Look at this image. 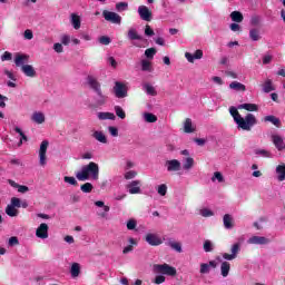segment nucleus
I'll return each instance as SVG.
<instances>
[{"label": "nucleus", "mask_w": 285, "mask_h": 285, "mask_svg": "<svg viewBox=\"0 0 285 285\" xmlns=\"http://www.w3.org/2000/svg\"><path fill=\"white\" fill-rule=\"evenodd\" d=\"M169 246L173 250H176V253H183L181 243H179V242H169Z\"/></svg>", "instance_id": "obj_48"}, {"label": "nucleus", "mask_w": 285, "mask_h": 285, "mask_svg": "<svg viewBox=\"0 0 285 285\" xmlns=\"http://www.w3.org/2000/svg\"><path fill=\"white\" fill-rule=\"evenodd\" d=\"M183 130H184V132H186L187 135H190V134L195 132V130H197V127L193 124V119L187 118V119L183 122Z\"/></svg>", "instance_id": "obj_22"}, {"label": "nucleus", "mask_w": 285, "mask_h": 285, "mask_svg": "<svg viewBox=\"0 0 285 285\" xmlns=\"http://www.w3.org/2000/svg\"><path fill=\"white\" fill-rule=\"evenodd\" d=\"M21 70L26 77H37V71L35 70V67L31 65H24L21 67Z\"/></svg>", "instance_id": "obj_29"}, {"label": "nucleus", "mask_w": 285, "mask_h": 285, "mask_svg": "<svg viewBox=\"0 0 285 285\" xmlns=\"http://www.w3.org/2000/svg\"><path fill=\"white\" fill-rule=\"evenodd\" d=\"M95 187L90 183H85L83 185L80 186V190L82 193H92V189Z\"/></svg>", "instance_id": "obj_51"}, {"label": "nucleus", "mask_w": 285, "mask_h": 285, "mask_svg": "<svg viewBox=\"0 0 285 285\" xmlns=\"http://www.w3.org/2000/svg\"><path fill=\"white\" fill-rule=\"evenodd\" d=\"M94 204L98 208L96 212L97 217H100V219H107L108 213H110V206L106 205L104 200H96Z\"/></svg>", "instance_id": "obj_6"}, {"label": "nucleus", "mask_w": 285, "mask_h": 285, "mask_svg": "<svg viewBox=\"0 0 285 285\" xmlns=\"http://www.w3.org/2000/svg\"><path fill=\"white\" fill-rule=\"evenodd\" d=\"M185 59L188 61V63H195V61L204 59V51L198 49L194 53L185 52Z\"/></svg>", "instance_id": "obj_16"}, {"label": "nucleus", "mask_w": 285, "mask_h": 285, "mask_svg": "<svg viewBox=\"0 0 285 285\" xmlns=\"http://www.w3.org/2000/svg\"><path fill=\"white\" fill-rule=\"evenodd\" d=\"M48 230H50V227L48 226V224L46 223L40 224L36 229V237H38V239H48L49 237Z\"/></svg>", "instance_id": "obj_14"}, {"label": "nucleus", "mask_w": 285, "mask_h": 285, "mask_svg": "<svg viewBox=\"0 0 285 285\" xmlns=\"http://www.w3.org/2000/svg\"><path fill=\"white\" fill-rule=\"evenodd\" d=\"M212 181L218 183V184H224V181H226V179L224 178V175L222 174V171H215L212 176Z\"/></svg>", "instance_id": "obj_38"}, {"label": "nucleus", "mask_w": 285, "mask_h": 285, "mask_svg": "<svg viewBox=\"0 0 285 285\" xmlns=\"http://www.w3.org/2000/svg\"><path fill=\"white\" fill-rule=\"evenodd\" d=\"M145 242L149 244V246H161L164 244V240H161V237H159L157 234H147L145 237Z\"/></svg>", "instance_id": "obj_18"}, {"label": "nucleus", "mask_w": 285, "mask_h": 285, "mask_svg": "<svg viewBox=\"0 0 285 285\" xmlns=\"http://www.w3.org/2000/svg\"><path fill=\"white\" fill-rule=\"evenodd\" d=\"M108 132L111 137H119V129L115 126H109Z\"/></svg>", "instance_id": "obj_58"}, {"label": "nucleus", "mask_w": 285, "mask_h": 285, "mask_svg": "<svg viewBox=\"0 0 285 285\" xmlns=\"http://www.w3.org/2000/svg\"><path fill=\"white\" fill-rule=\"evenodd\" d=\"M91 137L96 139V141H99V144H108V137H106V134L101 130H94Z\"/></svg>", "instance_id": "obj_23"}, {"label": "nucleus", "mask_w": 285, "mask_h": 285, "mask_svg": "<svg viewBox=\"0 0 285 285\" xmlns=\"http://www.w3.org/2000/svg\"><path fill=\"white\" fill-rule=\"evenodd\" d=\"M28 61H30V56H28L26 53H16L14 63H16L17 68H23V66H26V63H28Z\"/></svg>", "instance_id": "obj_19"}, {"label": "nucleus", "mask_w": 285, "mask_h": 285, "mask_svg": "<svg viewBox=\"0 0 285 285\" xmlns=\"http://www.w3.org/2000/svg\"><path fill=\"white\" fill-rule=\"evenodd\" d=\"M76 179L78 181H88V179L97 181L99 179V165L95 161L83 165L80 170L76 171Z\"/></svg>", "instance_id": "obj_2"}, {"label": "nucleus", "mask_w": 285, "mask_h": 285, "mask_svg": "<svg viewBox=\"0 0 285 285\" xmlns=\"http://www.w3.org/2000/svg\"><path fill=\"white\" fill-rule=\"evenodd\" d=\"M70 275L75 279L81 275V265L79 263H72L70 267Z\"/></svg>", "instance_id": "obj_31"}, {"label": "nucleus", "mask_w": 285, "mask_h": 285, "mask_svg": "<svg viewBox=\"0 0 285 285\" xmlns=\"http://www.w3.org/2000/svg\"><path fill=\"white\" fill-rule=\"evenodd\" d=\"M142 90L144 92H146V95H149V97H157V89L155 88V86L148 82L142 85Z\"/></svg>", "instance_id": "obj_30"}, {"label": "nucleus", "mask_w": 285, "mask_h": 285, "mask_svg": "<svg viewBox=\"0 0 285 285\" xmlns=\"http://www.w3.org/2000/svg\"><path fill=\"white\" fill-rule=\"evenodd\" d=\"M88 83H89L90 88H92V90H95V92H99L101 90V85H99L97 79L89 77Z\"/></svg>", "instance_id": "obj_37"}, {"label": "nucleus", "mask_w": 285, "mask_h": 285, "mask_svg": "<svg viewBox=\"0 0 285 285\" xmlns=\"http://www.w3.org/2000/svg\"><path fill=\"white\" fill-rule=\"evenodd\" d=\"M262 90L265 94L275 91V85H273L272 79H266L264 83L262 85Z\"/></svg>", "instance_id": "obj_33"}, {"label": "nucleus", "mask_w": 285, "mask_h": 285, "mask_svg": "<svg viewBox=\"0 0 285 285\" xmlns=\"http://www.w3.org/2000/svg\"><path fill=\"white\" fill-rule=\"evenodd\" d=\"M223 226L226 230H233L235 228V218L230 214L223 216Z\"/></svg>", "instance_id": "obj_20"}, {"label": "nucleus", "mask_w": 285, "mask_h": 285, "mask_svg": "<svg viewBox=\"0 0 285 285\" xmlns=\"http://www.w3.org/2000/svg\"><path fill=\"white\" fill-rule=\"evenodd\" d=\"M200 215L202 217H213L214 213L208 208H204L200 210Z\"/></svg>", "instance_id": "obj_61"}, {"label": "nucleus", "mask_w": 285, "mask_h": 285, "mask_svg": "<svg viewBox=\"0 0 285 285\" xmlns=\"http://www.w3.org/2000/svg\"><path fill=\"white\" fill-rule=\"evenodd\" d=\"M205 253H213L215 250V243L209 239H206L203 244Z\"/></svg>", "instance_id": "obj_39"}, {"label": "nucleus", "mask_w": 285, "mask_h": 285, "mask_svg": "<svg viewBox=\"0 0 285 285\" xmlns=\"http://www.w3.org/2000/svg\"><path fill=\"white\" fill-rule=\"evenodd\" d=\"M272 141L278 151L285 150L284 137L277 134L272 135Z\"/></svg>", "instance_id": "obj_21"}, {"label": "nucleus", "mask_w": 285, "mask_h": 285, "mask_svg": "<svg viewBox=\"0 0 285 285\" xmlns=\"http://www.w3.org/2000/svg\"><path fill=\"white\" fill-rule=\"evenodd\" d=\"M239 250H242V246L239 245V243H236V244L232 245L230 254L223 253L222 257L226 262H233V259H237V255H239Z\"/></svg>", "instance_id": "obj_7"}, {"label": "nucleus", "mask_w": 285, "mask_h": 285, "mask_svg": "<svg viewBox=\"0 0 285 285\" xmlns=\"http://www.w3.org/2000/svg\"><path fill=\"white\" fill-rule=\"evenodd\" d=\"M250 168H252V170H254L252 174V177H256V178L262 177L263 174L261 170H257V168H259V166H257V164H253Z\"/></svg>", "instance_id": "obj_53"}, {"label": "nucleus", "mask_w": 285, "mask_h": 285, "mask_svg": "<svg viewBox=\"0 0 285 285\" xmlns=\"http://www.w3.org/2000/svg\"><path fill=\"white\" fill-rule=\"evenodd\" d=\"M247 244L253 246H266V244H271V239L264 236H252L247 239Z\"/></svg>", "instance_id": "obj_13"}, {"label": "nucleus", "mask_w": 285, "mask_h": 285, "mask_svg": "<svg viewBox=\"0 0 285 285\" xmlns=\"http://www.w3.org/2000/svg\"><path fill=\"white\" fill-rule=\"evenodd\" d=\"M165 168L167 173H179L181 170V161L177 159L166 160Z\"/></svg>", "instance_id": "obj_10"}, {"label": "nucleus", "mask_w": 285, "mask_h": 285, "mask_svg": "<svg viewBox=\"0 0 285 285\" xmlns=\"http://www.w3.org/2000/svg\"><path fill=\"white\" fill-rule=\"evenodd\" d=\"M114 110L119 119H126V111L121 106H115Z\"/></svg>", "instance_id": "obj_46"}, {"label": "nucleus", "mask_w": 285, "mask_h": 285, "mask_svg": "<svg viewBox=\"0 0 285 285\" xmlns=\"http://www.w3.org/2000/svg\"><path fill=\"white\" fill-rule=\"evenodd\" d=\"M264 121L273 124V126H276V128H279L282 126V121L279 120V118H277V117H275L273 115L266 116L264 118Z\"/></svg>", "instance_id": "obj_36"}, {"label": "nucleus", "mask_w": 285, "mask_h": 285, "mask_svg": "<svg viewBox=\"0 0 285 285\" xmlns=\"http://www.w3.org/2000/svg\"><path fill=\"white\" fill-rule=\"evenodd\" d=\"M30 121L37 126H42V124H46V112L41 110L33 111L30 116Z\"/></svg>", "instance_id": "obj_9"}, {"label": "nucleus", "mask_w": 285, "mask_h": 285, "mask_svg": "<svg viewBox=\"0 0 285 285\" xmlns=\"http://www.w3.org/2000/svg\"><path fill=\"white\" fill-rule=\"evenodd\" d=\"M127 230H136L137 229V219L130 218L126 223Z\"/></svg>", "instance_id": "obj_47"}, {"label": "nucleus", "mask_w": 285, "mask_h": 285, "mask_svg": "<svg viewBox=\"0 0 285 285\" xmlns=\"http://www.w3.org/2000/svg\"><path fill=\"white\" fill-rule=\"evenodd\" d=\"M230 274V263L228 261H224L220 263V275L222 277H228Z\"/></svg>", "instance_id": "obj_34"}, {"label": "nucleus", "mask_w": 285, "mask_h": 285, "mask_svg": "<svg viewBox=\"0 0 285 285\" xmlns=\"http://www.w3.org/2000/svg\"><path fill=\"white\" fill-rule=\"evenodd\" d=\"M155 55H157V49L155 48H149L145 50V57H147V59H153Z\"/></svg>", "instance_id": "obj_52"}, {"label": "nucleus", "mask_w": 285, "mask_h": 285, "mask_svg": "<svg viewBox=\"0 0 285 285\" xmlns=\"http://www.w3.org/2000/svg\"><path fill=\"white\" fill-rule=\"evenodd\" d=\"M63 181H65V184H68L69 186H79L77 178H75L73 176H65Z\"/></svg>", "instance_id": "obj_44"}, {"label": "nucleus", "mask_w": 285, "mask_h": 285, "mask_svg": "<svg viewBox=\"0 0 285 285\" xmlns=\"http://www.w3.org/2000/svg\"><path fill=\"white\" fill-rule=\"evenodd\" d=\"M114 92L118 99H125V97H128V86L124 82L116 81Z\"/></svg>", "instance_id": "obj_8"}, {"label": "nucleus", "mask_w": 285, "mask_h": 285, "mask_svg": "<svg viewBox=\"0 0 285 285\" xmlns=\"http://www.w3.org/2000/svg\"><path fill=\"white\" fill-rule=\"evenodd\" d=\"M127 190L129 195H141V180L139 179L131 180L127 185Z\"/></svg>", "instance_id": "obj_12"}, {"label": "nucleus", "mask_w": 285, "mask_h": 285, "mask_svg": "<svg viewBox=\"0 0 285 285\" xmlns=\"http://www.w3.org/2000/svg\"><path fill=\"white\" fill-rule=\"evenodd\" d=\"M14 130H16V132H18V135H20V137H21V139H20V141H19V146H21V145L23 144V141H28V137H26V136L23 135V131L21 130V128L16 127Z\"/></svg>", "instance_id": "obj_56"}, {"label": "nucleus", "mask_w": 285, "mask_h": 285, "mask_svg": "<svg viewBox=\"0 0 285 285\" xmlns=\"http://www.w3.org/2000/svg\"><path fill=\"white\" fill-rule=\"evenodd\" d=\"M23 37H24V39H27L28 41H31V39L35 38V35L32 33V30L27 29V30H24Z\"/></svg>", "instance_id": "obj_63"}, {"label": "nucleus", "mask_w": 285, "mask_h": 285, "mask_svg": "<svg viewBox=\"0 0 285 285\" xmlns=\"http://www.w3.org/2000/svg\"><path fill=\"white\" fill-rule=\"evenodd\" d=\"M145 35H146V37H154L155 30H153V28H150V26L147 24V26L145 27Z\"/></svg>", "instance_id": "obj_64"}, {"label": "nucleus", "mask_w": 285, "mask_h": 285, "mask_svg": "<svg viewBox=\"0 0 285 285\" xmlns=\"http://www.w3.org/2000/svg\"><path fill=\"white\" fill-rule=\"evenodd\" d=\"M1 61H12V53L10 51H4L1 56Z\"/></svg>", "instance_id": "obj_60"}, {"label": "nucleus", "mask_w": 285, "mask_h": 285, "mask_svg": "<svg viewBox=\"0 0 285 285\" xmlns=\"http://www.w3.org/2000/svg\"><path fill=\"white\" fill-rule=\"evenodd\" d=\"M239 110H247V112H257L259 106L256 104H242L238 107H229V114L233 117L237 128L240 130H253V126H257V118L253 114H247L245 117H242Z\"/></svg>", "instance_id": "obj_1"}, {"label": "nucleus", "mask_w": 285, "mask_h": 285, "mask_svg": "<svg viewBox=\"0 0 285 285\" xmlns=\"http://www.w3.org/2000/svg\"><path fill=\"white\" fill-rule=\"evenodd\" d=\"M276 175H277L278 181L285 180V164L284 163L276 166Z\"/></svg>", "instance_id": "obj_35"}, {"label": "nucleus", "mask_w": 285, "mask_h": 285, "mask_svg": "<svg viewBox=\"0 0 285 285\" xmlns=\"http://www.w3.org/2000/svg\"><path fill=\"white\" fill-rule=\"evenodd\" d=\"M62 46H70L72 38L69 35H62L60 38Z\"/></svg>", "instance_id": "obj_54"}, {"label": "nucleus", "mask_w": 285, "mask_h": 285, "mask_svg": "<svg viewBox=\"0 0 285 285\" xmlns=\"http://www.w3.org/2000/svg\"><path fill=\"white\" fill-rule=\"evenodd\" d=\"M8 184L12 187V188H17L18 193H21L22 195L28 193V190H30V188H28V186L26 185H19L17 184V181L9 179Z\"/></svg>", "instance_id": "obj_27"}, {"label": "nucleus", "mask_w": 285, "mask_h": 285, "mask_svg": "<svg viewBox=\"0 0 285 285\" xmlns=\"http://www.w3.org/2000/svg\"><path fill=\"white\" fill-rule=\"evenodd\" d=\"M230 90H235L236 92H246V85L239 81H233L229 83Z\"/></svg>", "instance_id": "obj_32"}, {"label": "nucleus", "mask_w": 285, "mask_h": 285, "mask_svg": "<svg viewBox=\"0 0 285 285\" xmlns=\"http://www.w3.org/2000/svg\"><path fill=\"white\" fill-rule=\"evenodd\" d=\"M137 177V171L135 170H128L124 174V178L127 180L135 179Z\"/></svg>", "instance_id": "obj_57"}, {"label": "nucleus", "mask_w": 285, "mask_h": 285, "mask_svg": "<svg viewBox=\"0 0 285 285\" xmlns=\"http://www.w3.org/2000/svg\"><path fill=\"white\" fill-rule=\"evenodd\" d=\"M151 69H153V65H150V61L148 60L141 61V70H144V72H150Z\"/></svg>", "instance_id": "obj_50"}, {"label": "nucleus", "mask_w": 285, "mask_h": 285, "mask_svg": "<svg viewBox=\"0 0 285 285\" xmlns=\"http://www.w3.org/2000/svg\"><path fill=\"white\" fill-rule=\"evenodd\" d=\"M8 246H19V238L17 236H12L8 240Z\"/></svg>", "instance_id": "obj_62"}, {"label": "nucleus", "mask_w": 285, "mask_h": 285, "mask_svg": "<svg viewBox=\"0 0 285 285\" xmlns=\"http://www.w3.org/2000/svg\"><path fill=\"white\" fill-rule=\"evenodd\" d=\"M164 282H166V276H164V274L157 275L154 279V284H164Z\"/></svg>", "instance_id": "obj_59"}, {"label": "nucleus", "mask_w": 285, "mask_h": 285, "mask_svg": "<svg viewBox=\"0 0 285 285\" xmlns=\"http://www.w3.org/2000/svg\"><path fill=\"white\" fill-rule=\"evenodd\" d=\"M255 155H259V157H266V158L273 157V155L271 154V151H268V150H266V149H256V150H255Z\"/></svg>", "instance_id": "obj_49"}, {"label": "nucleus", "mask_w": 285, "mask_h": 285, "mask_svg": "<svg viewBox=\"0 0 285 285\" xmlns=\"http://www.w3.org/2000/svg\"><path fill=\"white\" fill-rule=\"evenodd\" d=\"M98 41L101 43V46H110L112 40L108 36H102L98 39Z\"/></svg>", "instance_id": "obj_55"}, {"label": "nucleus", "mask_w": 285, "mask_h": 285, "mask_svg": "<svg viewBox=\"0 0 285 285\" xmlns=\"http://www.w3.org/2000/svg\"><path fill=\"white\" fill-rule=\"evenodd\" d=\"M213 268H217L216 261H209L208 263H200L199 265V273L200 275H208Z\"/></svg>", "instance_id": "obj_15"}, {"label": "nucleus", "mask_w": 285, "mask_h": 285, "mask_svg": "<svg viewBox=\"0 0 285 285\" xmlns=\"http://www.w3.org/2000/svg\"><path fill=\"white\" fill-rule=\"evenodd\" d=\"M249 38L252 41H259L262 39V35L259 33V29H250L249 30Z\"/></svg>", "instance_id": "obj_42"}, {"label": "nucleus", "mask_w": 285, "mask_h": 285, "mask_svg": "<svg viewBox=\"0 0 285 285\" xmlns=\"http://www.w3.org/2000/svg\"><path fill=\"white\" fill-rule=\"evenodd\" d=\"M127 37L130 41H141L144 39V37H141V35H139L135 28H130L128 30Z\"/></svg>", "instance_id": "obj_26"}, {"label": "nucleus", "mask_w": 285, "mask_h": 285, "mask_svg": "<svg viewBox=\"0 0 285 285\" xmlns=\"http://www.w3.org/2000/svg\"><path fill=\"white\" fill-rule=\"evenodd\" d=\"M70 23L75 30H79L81 28V17L77 13H71Z\"/></svg>", "instance_id": "obj_25"}, {"label": "nucleus", "mask_w": 285, "mask_h": 285, "mask_svg": "<svg viewBox=\"0 0 285 285\" xmlns=\"http://www.w3.org/2000/svg\"><path fill=\"white\" fill-rule=\"evenodd\" d=\"M142 119L147 124H155L157 121V116H155V114H151V112H145L142 114Z\"/></svg>", "instance_id": "obj_40"}, {"label": "nucleus", "mask_w": 285, "mask_h": 285, "mask_svg": "<svg viewBox=\"0 0 285 285\" xmlns=\"http://www.w3.org/2000/svg\"><path fill=\"white\" fill-rule=\"evenodd\" d=\"M17 208H21V199L12 197L10 204L6 207V214L8 217H17L19 215V209Z\"/></svg>", "instance_id": "obj_4"}, {"label": "nucleus", "mask_w": 285, "mask_h": 285, "mask_svg": "<svg viewBox=\"0 0 285 285\" xmlns=\"http://www.w3.org/2000/svg\"><path fill=\"white\" fill-rule=\"evenodd\" d=\"M138 14L142 21H151L153 20V12L146 6L138 7Z\"/></svg>", "instance_id": "obj_17"}, {"label": "nucleus", "mask_w": 285, "mask_h": 285, "mask_svg": "<svg viewBox=\"0 0 285 285\" xmlns=\"http://www.w3.org/2000/svg\"><path fill=\"white\" fill-rule=\"evenodd\" d=\"M48 146H50V142L48 140H43L40 144V148L38 151V157H39V165L43 167H46V165L48 164Z\"/></svg>", "instance_id": "obj_5"}, {"label": "nucleus", "mask_w": 285, "mask_h": 285, "mask_svg": "<svg viewBox=\"0 0 285 285\" xmlns=\"http://www.w3.org/2000/svg\"><path fill=\"white\" fill-rule=\"evenodd\" d=\"M102 17L106 21H110L111 23H116L118 26L121 24V16H119L117 12L105 10L102 11Z\"/></svg>", "instance_id": "obj_11"}, {"label": "nucleus", "mask_w": 285, "mask_h": 285, "mask_svg": "<svg viewBox=\"0 0 285 285\" xmlns=\"http://www.w3.org/2000/svg\"><path fill=\"white\" fill-rule=\"evenodd\" d=\"M156 190L160 197H166L168 193V185L167 184L158 185Z\"/></svg>", "instance_id": "obj_43"}, {"label": "nucleus", "mask_w": 285, "mask_h": 285, "mask_svg": "<svg viewBox=\"0 0 285 285\" xmlns=\"http://www.w3.org/2000/svg\"><path fill=\"white\" fill-rule=\"evenodd\" d=\"M97 97H96V104L97 106H104V104H106V96L101 92V90L99 92H96Z\"/></svg>", "instance_id": "obj_45"}, {"label": "nucleus", "mask_w": 285, "mask_h": 285, "mask_svg": "<svg viewBox=\"0 0 285 285\" xmlns=\"http://www.w3.org/2000/svg\"><path fill=\"white\" fill-rule=\"evenodd\" d=\"M232 21H235L236 23H242L244 21V16L239 11H233L230 13Z\"/></svg>", "instance_id": "obj_41"}, {"label": "nucleus", "mask_w": 285, "mask_h": 285, "mask_svg": "<svg viewBox=\"0 0 285 285\" xmlns=\"http://www.w3.org/2000/svg\"><path fill=\"white\" fill-rule=\"evenodd\" d=\"M97 118L100 121H106V120L115 121V119H117V116H115V114H112V112L100 111L97 114Z\"/></svg>", "instance_id": "obj_24"}, {"label": "nucleus", "mask_w": 285, "mask_h": 285, "mask_svg": "<svg viewBox=\"0 0 285 285\" xmlns=\"http://www.w3.org/2000/svg\"><path fill=\"white\" fill-rule=\"evenodd\" d=\"M195 168V158L188 156L183 160V170H193Z\"/></svg>", "instance_id": "obj_28"}, {"label": "nucleus", "mask_w": 285, "mask_h": 285, "mask_svg": "<svg viewBox=\"0 0 285 285\" xmlns=\"http://www.w3.org/2000/svg\"><path fill=\"white\" fill-rule=\"evenodd\" d=\"M153 272L157 275H167V277H175L177 275V268L167 263L154 264Z\"/></svg>", "instance_id": "obj_3"}]
</instances>
